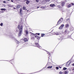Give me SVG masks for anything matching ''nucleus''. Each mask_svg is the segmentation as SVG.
I'll list each match as a JSON object with an SVG mask.
<instances>
[{"instance_id": "nucleus-1", "label": "nucleus", "mask_w": 74, "mask_h": 74, "mask_svg": "<svg viewBox=\"0 0 74 74\" xmlns=\"http://www.w3.org/2000/svg\"><path fill=\"white\" fill-rule=\"evenodd\" d=\"M18 28L19 29V32L18 34V36H21L22 34V30L23 29V26L22 25H21L20 27V25H18Z\"/></svg>"}, {"instance_id": "nucleus-2", "label": "nucleus", "mask_w": 74, "mask_h": 74, "mask_svg": "<svg viewBox=\"0 0 74 74\" xmlns=\"http://www.w3.org/2000/svg\"><path fill=\"white\" fill-rule=\"evenodd\" d=\"M22 40H21V43H23V42H24V41H24V42L28 41V39H27L26 38H23Z\"/></svg>"}, {"instance_id": "nucleus-3", "label": "nucleus", "mask_w": 74, "mask_h": 74, "mask_svg": "<svg viewBox=\"0 0 74 74\" xmlns=\"http://www.w3.org/2000/svg\"><path fill=\"white\" fill-rule=\"evenodd\" d=\"M62 21L63 18H61L58 21L57 25H59L60 23H61L62 22Z\"/></svg>"}, {"instance_id": "nucleus-4", "label": "nucleus", "mask_w": 74, "mask_h": 74, "mask_svg": "<svg viewBox=\"0 0 74 74\" xmlns=\"http://www.w3.org/2000/svg\"><path fill=\"white\" fill-rule=\"evenodd\" d=\"M34 37H36V38L37 39H38V40H40V37L36 35H35V36H34ZM34 37H32V39L34 38Z\"/></svg>"}, {"instance_id": "nucleus-5", "label": "nucleus", "mask_w": 74, "mask_h": 74, "mask_svg": "<svg viewBox=\"0 0 74 74\" xmlns=\"http://www.w3.org/2000/svg\"><path fill=\"white\" fill-rule=\"evenodd\" d=\"M35 44L36 45V47L38 48H40V47H41L40 46V45H39V44H38L37 42H35Z\"/></svg>"}, {"instance_id": "nucleus-6", "label": "nucleus", "mask_w": 74, "mask_h": 74, "mask_svg": "<svg viewBox=\"0 0 74 74\" xmlns=\"http://www.w3.org/2000/svg\"><path fill=\"white\" fill-rule=\"evenodd\" d=\"M70 63H71V62L70 61H69L68 62H67L66 64L67 67H69V66H70Z\"/></svg>"}, {"instance_id": "nucleus-7", "label": "nucleus", "mask_w": 74, "mask_h": 74, "mask_svg": "<svg viewBox=\"0 0 74 74\" xmlns=\"http://www.w3.org/2000/svg\"><path fill=\"white\" fill-rule=\"evenodd\" d=\"M60 33H58V32H54V35H57L58 36V35H60Z\"/></svg>"}, {"instance_id": "nucleus-8", "label": "nucleus", "mask_w": 74, "mask_h": 74, "mask_svg": "<svg viewBox=\"0 0 74 74\" xmlns=\"http://www.w3.org/2000/svg\"><path fill=\"white\" fill-rule=\"evenodd\" d=\"M71 4H69V5H66V7H67L68 8H70L71 7Z\"/></svg>"}, {"instance_id": "nucleus-9", "label": "nucleus", "mask_w": 74, "mask_h": 74, "mask_svg": "<svg viewBox=\"0 0 74 74\" xmlns=\"http://www.w3.org/2000/svg\"><path fill=\"white\" fill-rule=\"evenodd\" d=\"M64 24H62V25H61L60 27V29H62V27L64 26Z\"/></svg>"}, {"instance_id": "nucleus-10", "label": "nucleus", "mask_w": 74, "mask_h": 74, "mask_svg": "<svg viewBox=\"0 0 74 74\" xmlns=\"http://www.w3.org/2000/svg\"><path fill=\"white\" fill-rule=\"evenodd\" d=\"M21 5H18L17 6L16 8H21Z\"/></svg>"}, {"instance_id": "nucleus-11", "label": "nucleus", "mask_w": 74, "mask_h": 74, "mask_svg": "<svg viewBox=\"0 0 74 74\" xmlns=\"http://www.w3.org/2000/svg\"><path fill=\"white\" fill-rule=\"evenodd\" d=\"M64 4H65V3L64 2H63L61 3V5L62 6V7H63L64 5Z\"/></svg>"}, {"instance_id": "nucleus-12", "label": "nucleus", "mask_w": 74, "mask_h": 74, "mask_svg": "<svg viewBox=\"0 0 74 74\" xmlns=\"http://www.w3.org/2000/svg\"><path fill=\"white\" fill-rule=\"evenodd\" d=\"M26 1H27L26 2V3L27 4H28L30 3V1H28V0H26Z\"/></svg>"}, {"instance_id": "nucleus-13", "label": "nucleus", "mask_w": 74, "mask_h": 74, "mask_svg": "<svg viewBox=\"0 0 74 74\" xmlns=\"http://www.w3.org/2000/svg\"><path fill=\"white\" fill-rule=\"evenodd\" d=\"M30 34H31V35H32V36H33L34 37L36 35V34H35L32 33H31Z\"/></svg>"}, {"instance_id": "nucleus-14", "label": "nucleus", "mask_w": 74, "mask_h": 74, "mask_svg": "<svg viewBox=\"0 0 74 74\" xmlns=\"http://www.w3.org/2000/svg\"><path fill=\"white\" fill-rule=\"evenodd\" d=\"M55 5L54 4H51L50 5V7H53V6H55Z\"/></svg>"}, {"instance_id": "nucleus-15", "label": "nucleus", "mask_w": 74, "mask_h": 74, "mask_svg": "<svg viewBox=\"0 0 74 74\" xmlns=\"http://www.w3.org/2000/svg\"><path fill=\"white\" fill-rule=\"evenodd\" d=\"M22 8H21L20 10V12L21 14H22Z\"/></svg>"}, {"instance_id": "nucleus-16", "label": "nucleus", "mask_w": 74, "mask_h": 74, "mask_svg": "<svg viewBox=\"0 0 74 74\" xmlns=\"http://www.w3.org/2000/svg\"><path fill=\"white\" fill-rule=\"evenodd\" d=\"M69 25L68 24H66L65 25V27H69Z\"/></svg>"}, {"instance_id": "nucleus-17", "label": "nucleus", "mask_w": 74, "mask_h": 74, "mask_svg": "<svg viewBox=\"0 0 74 74\" xmlns=\"http://www.w3.org/2000/svg\"><path fill=\"white\" fill-rule=\"evenodd\" d=\"M1 11H5V10H6V9L5 8H1Z\"/></svg>"}, {"instance_id": "nucleus-18", "label": "nucleus", "mask_w": 74, "mask_h": 74, "mask_svg": "<svg viewBox=\"0 0 74 74\" xmlns=\"http://www.w3.org/2000/svg\"><path fill=\"white\" fill-rule=\"evenodd\" d=\"M25 32L26 33V35H27V34H28V31H27L26 30H25Z\"/></svg>"}, {"instance_id": "nucleus-19", "label": "nucleus", "mask_w": 74, "mask_h": 74, "mask_svg": "<svg viewBox=\"0 0 74 74\" xmlns=\"http://www.w3.org/2000/svg\"><path fill=\"white\" fill-rule=\"evenodd\" d=\"M51 33H47V35H48V36H50L51 35Z\"/></svg>"}, {"instance_id": "nucleus-20", "label": "nucleus", "mask_w": 74, "mask_h": 74, "mask_svg": "<svg viewBox=\"0 0 74 74\" xmlns=\"http://www.w3.org/2000/svg\"><path fill=\"white\" fill-rule=\"evenodd\" d=\"M68 73H69V72L67 71H65L64 72V74H68Z\"/></svg>"}, {"instance_id": "nucleus-21", "label": "nucleus", "mask_w": 74, "mask_h": 74, "mask_svg": "<svg viewBox=\"0 0 74 74\" xmlns=\"http://www.w3.org/2000/svg\"><path fill=\"white\" fill-rule=\"evenodd\" d=\"M52 68V66H49L48 67H47L48 69H51V68Z\"/></svg>"}, {"instance_id": "nucleus-22", "label": "nucleus", "mask_w": 74, "mask_h": 74, "mask_svg": "<svg viewBox=\"0 0 74 74\" xmlns=\"http://www.w3.org/2000/svg\"><path fill=\"white\" fill-rule=\"evenodd\" d=\"M45 35V34H41V37H44V36Z\"/></svg>"}, {"instance_id": "nucleus-23", "label": "nucleus", "mask_w": 74, "mask_h": 74, "mask_svg": "<svg viewBox=\"0 0 74 74\" xmlns=\"http://www.w3.org/2000/svg\"><path fill=\"white\" fill-rule=\"evenodd\" d=\"M47 54H48L49 55H50V53H49V52L47 51Z\"/></svg>"}, {"instance_id": "nucleus-24", "label": "nucleus", "mask_w": 74, "mask_h": 74, "mask_svg": "<svg viewBox=\"0 0 74 74\" xmlns=\"http://www.w3.org/2000/svg\"><path fill=\"white\" fill-rule=\"evenodd\" d=\"M63 69L64 70H67V68L65 67H64L63 68Z\"/></svg>"}, {"instance_id": "nucleus-25", "label": "nucleus", "mask_w": 74, "mask_h": 74, "mask_svg": "<svg viewBox=\"0 0 74 74\" xmlns=\"http://www.w3.org/2000/svg\"><path fill=\"white\" fill-rule=\"evenodd\" d=\"M36 34H37V35H38V36H39L40 34L39 33H36Z\"/></svg>"}, {"instance_id": "nucleus-26", "label": "nucleus", "mask_w": 74, "mask_h": 74, "mask_svg": "<svg viewBox=\"0 0 74 74\" xmlns=\"http://www.w3.org/2000/svg\"><path fill=\"white\" fill-rule=\"evenodd\" d=\"M23 10H24L26 9V8L25 7H23Z\"/></svg>"}, {"instance_id": "nucleus-27", "label": "nucleus", "mask_w": 74, "mask_h": 74, "mask_svg": "<svg viewBox=\"0 0 74 74\" xmlns=\"http://www.w3.org/2000/svg\"><path fill=\"white\" fill-rule=\"evenodd\" d=\"M3 23H1L0 24V26H3Z\"/></svg>"}, {"instance_id": "nucleus-28", "label": "nucleus", "mask_w": 74, "mask_h": 74, "mask_svg": "<svg viewBox=\"0 0 74 74\" xmlns=\"http://www.w3.org/2000/svg\"><path fill=\"white\" fill-rule=\"evenodd\" d=\"M56 69H57V70H58V69H59V68L58 67H56Z\"/></svg>"}, {"instance_id": "nucleus-29", "label": "nucleus", "mask_w": 74, "mask_h": 74, "mask_svg": "<svg viewBox=\"0 0 74 74\" xmlns=\"http://www.w3.org/2000/svg\"><path fill=\"white\" fill-rule=\"evenodd\" d=\"M39 1L38 0H36V2H38Z\"/></svg>"}, {"instance_id": "nucleus-30", "label": "nucleus", "mask_w": 74, "mask_h": 74, "mask_svg": "<svg viewBox=\"0 0 74 74\" xmlns=\"http://www.w3.org/2000/svg\"><path fill=\"white\" fill-rule=\"evenodd\" d=\"M3 2L4 3H6V2L5 1H3Z\"/></svg>"}, {"instance_id": "nucleus-31", "label": "nucleus", "mask_w": 74, "mask_h": 74, "mask_svg": "<svg viewBox=\"0 0 74 74\" xmlns=\"http://www.w3.org/2000/svg\"><path fill=\"white\" fill-rule=\"evenodd\" d=\"M59 74H62V72H60L59 73Z\"/></svg>"}, {"instance_id": "nucleus-32", "label": "nucleus", "mask_w": 74, "mask_h": 74, "mask_svg": "<svg viewBox=\"0 0 74 74\" xmlns=\"http://www.w3.org/2000/svg\"><path fill=\"white\" fill-rule=\"evenodd\" d=\"M11 2H12V3H13V2H14V1H13V0H11Z\"/></svg>"}, {"instance_id": "nucleus-33", "label": "nucleus", "mask_w": 74, "mask_h": 74, "mask_svg": "<svg viewBox=\"0 0 74 74\" xmlns=\"http://www.w3.org/2000/svg\"><path fill=\"white\" fill-rule=\"evenodd\" d=\"M72 5H74V4L73 3H72Z\"/></svg>"}, {"instance_id": "nucleus-34", "label": "nucleus", "mask_w": 74, "mask_h": 74, "mask_svg": "<svg viewBox=\"0 0 74 74\" xmlns=\"http://www.w3.org/2000/svg\"><path fill=\"white\" fill-rule=\"evenodd\" d=\"M69 18H68L66 19V21H69Z\"/></svg>"}, {"instance_id": "nucleus-35", "label": "nucleus", "mask_w": 74, "mask_h": 74, "mask_svg": "<svg viewBox=\"0 0 74 74\" xmlns=\"http://www.w3.org/2000/svg\"><path fill=\"white\" fill-rule=\"evenodd\" d=\"M50 1V0H47V1Z\"/></svg>"}, {"instance_id": "nucleus-36", "label": "nucleus", "mask_w": 74, "mask_h": 74, "mask_svg": "<svg viewBox=\"0 0 74 74\" xmlns=\"http://www.w3.org/2000/svg\"><path fill=\"white\" fill-rule=\"evenodd\" d=\"M72 66H74V64L73 63L72 64Z\"/></svg>"}, {"instance_id": "nucleus-37", "label": "nucleus", "mask_w": 74, "mask_h": 74, "mask_svg": "<svg viewBox=\"0 0 74 74\" xmlns=\"http://www.w3.org/2000/svg\"><path fill=\"white\" fill-rule=\"evenodd\" d=\"M14 10H15L16 9V8H14Z\"/></svg>"}, {"instance_id": "nucleus-38", "label": "nucleus", "mask_w": 74, "mask_h": 74, "mask_svg": "<svg viewBox=\"0 0 74 74\" xmlns=\"http://www.w3.org/2000/svg\"><path fill=\"white\" fill-rule=\"evenodd\" d=\"M39 8V7L38 6L37 7V8Z\"/></svg>"}, {"instance_id": "nucleus-39", "label": "nucleus", "mask_w": 74, "mask_h": 74, "mask_svg": "<svg viewBox=\"0 0 74 74\" xmlns=\"http://www.w3.org/2000/svg\"><path fill=\"white\" fill-rule=\"evenodd\" d=\"M59 68H60V69H61V67H60V66H59Z\"/></svg>"}, {"instance_id": "nucleus-40", "label": "nucleus", "mask_w": 74, "mask_h": 74, "mask_svg": "<svg viewBox=\"0 0 74 74\" xmlns=\"http://www.w3.org/2000/svg\"><path fill=\"white\" fill-rule=\"evenodd\" d=\"M17 31H18V30L17 29H16V32H17Z\"/></svg>"}, {"instance_id": "nucleus-41", "label": "nucleus", "mask_w": 74, "mask_h": 74, "mask_svg": "<svg viewBox=\"0 0 74 74\" xmlns=\"http://www.w3.org/2000/svg\"><path fill=\"white\" fill-rule=\"evenodd\" d=\"M7 0V1H10V0Z\"/></svg>"}, {"instance_id": "nucleus-42", "label": "nucleus", "mask_w": 74, "mask_h": 74, "mask_svg": "<svg viewBox=\"0 0 74 74\" xmlns=\"http://www.w3.org/2000/svg\"><path fill=\"white\" fill-rule=\"evenodd\" d=\"M73 69H73V70H74V67Z\"/></svg>"}]
</instances>
